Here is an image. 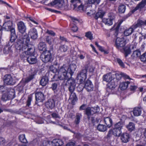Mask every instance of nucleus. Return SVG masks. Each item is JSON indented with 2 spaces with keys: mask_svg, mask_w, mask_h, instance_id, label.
Segmentation results:
<instances>
[{
  "mask_svg": "<svg viewBox=\"0 0 146 146\" xmlns=\"http://www.w3.org/2000/svg\"><path fill=\"white\" fill-rule=\"evenodd\" d=\"M48 80L46 76H43L40 81V84L42 86H45L48 83Z\"/></svg>",
  "mask_w": 146,
  "mask_h": 146,
  "instance_id": "nucleus-28",
  "label": "nucleus"
},
{
  "mask_svg": "<svg viewBox=\"0 0 146 146\" xmlns=\"http://www.w3.org/2000/svg\"><path fill=\"white\" fill-rule=\"evenodd\" d=\"M76 67V66L75 64H72L70 65L69 67L68 68H67V72H68L71 76L75 70Z\"/></svg>",
  "mask_w": 146,
  "mask_h": 146,
  "instance_id": "nucleus-20",
  "label": "nucleus"
},
{
  "mask_svg": "<svg viewBox=\"0 0 146 146\" xmlns=\"http://www.w3.org/2000/svg\"><path fill=\"white\" fill-rule=\"evenodd\" d=\"M141 112L142 109L139 107H135L133 110V115L135 116H140L141 113Z\"/></svg>",
  "mask_w": 146,
  "mask_h": 146,
  "instance_id": "nucleus-21",
  "label": "nucleus"
},
{
  "mask_svg": "<svg viewBox=\"0 0 146 146\" xmlns=\"http://www.w3.org/2000/svg\"><path fill=\"white\" fill-rule=\"evenodd\" d=\"M140 60L142 61H146V53H144L140 57Z\"/></svg>",
  "mask_w": 146,
  "mask_h": 146,
  "instance_id": "nucleus-54",
  "label": "nucleus"
},
{
  "mask_svg": "<svg viewBox=\"0 0 146 146\" xmlns=\"http://www.w3.org/2000/svg\"><path fill=\"white\" fill-rule=\"evenodd\" d=\"M67 68L64 66H62L59 69L58 72V78L60 80H69L68 75Z\"/></svg>",
  "mask_w": 146,
  "mask_h": 146,
  "instance_id": "nucleus-5",
  "label": "nucleus"
},
{
  "mask_svg": "<svg viewBox=\"0 0 146 146\" xmlns=\"http://www.w3.org/2000/svg\"><path fill=\"white\" fill-rule=\"evenodd\" d=\"M123 124L121 122H118L114 125V128L121 130V128L123 126Z\"/></svg>",
  "mask_w": 146,
  "mask_h": 146,
  "instance_id": "nucleus-42",
  "label": "nucleus"
},
{
  "mask_svg": "<svg viewBox=\"0 0 146 146\" xmlns=\"http://www.w3.org/2000/svg\"><path fill=\"white\" fill-rule=\"evenodd\" d=\"M17 26L19 32L21 33L20 36L18 38L19 39L20 37L22 35L24 36L27 35H24L22 34L25 32L26 27L24 23L22 21H20L17 24Z\"/></svg>",
  "mask_w": 146,
  "mask_h": 146,
  "instance_id": "nucleus-10",
  "label": "nucleus"
},
{
  "mask_svg": "<svg viewBox=\"0 0 146 146\" xmlns=\"http://www.w3.org/2000/svg\"><path fill=\"white\" fill-rule=\"evenodd\" d=\"M86 104H83L81 105L79 108V110H85L86 107Z\"/></svg>",
  "mask_w": 146,
  "mask_h": 146,
  "instance_id": "nucleus-61",
  "label": "nucleus"
},
{
  "mask_svg": "<svg viewBox=\"0 0 146 146\" xmlns=\"http://www.w3.org/2000/svg\"><path fill=\"white\" fill-rule=\"evenodd\" d=\"M35 98L36 104H37L38 102H42L44 100V95L41 92H38L35 94Z\"/></svg>",
  "mask_w": 146,
  "mask_h": 146,
  "instance_id": "nucleus-12",
  "label": "nucleus"
},
{
  "mask_svg": "<svg viewBox=\"0 0 146 146\" xmlns=\"http://www.w3.org/2000/svg\"><path fill=\"white\" fill-rule=\"evenodd\" d=\"M10 98L11 97L8 96L7 94H4L2 96V100L3 101H5L9 100Z\"/></svg>",
  "mask_w": 146,
  "mask_h": 146,
  "instance_id": "nucleus-48",
  "label": "nucleus"
},
{
  "mask_svg": "<svg viewBox=\"0 0 146 146\" xmlns=\"http://www.w3.org/2000/svg\"><path fill=\"white\" fill-rule=\"evenodd\" d=\"M129 138V135L128 133H123L121 135V139L122 141L124 143H126L128 142Z\"/></svg>",
  "mask_w": 146,
  "mask_h": 146,
  "instance_id": "nucleus-22",
  "label": "nucleus"
},
{
  "mask_svg": "<svg viewBox=\"0 0 146 146\" xmlns=\"http://www.w3.org/2000/svg\"><path fill=\"white\" fill-rule=\"evenodd\" d=\"M34 74H32L30 75L29 76L27 77V78L25 79L24 82L25 83H27L30 81H31V80H32L33 78L34 77Z\"/></svg>",
  "mask_w": 146,
  "mask_h": 146,
  "instance_id": "nucleus-46",
  "label": "nucleus"
},
{
  "mask_svg": "<svg viewBox=\"0 0 146 146\" xmlns=\"http://www.w3.org/2000/svg\"><path fill=\"white\" fill-rule=\"evenodd\" d=\"M49 68L50 70L54 73L58 72L59 69L58 66L56 65H53L50 66Z\"/></svg>",
  "mask_w": 146,
  "mask_h": 146,
  "instance_id": "nucleus-29",
  "label": "nucleus"
},
{
  "mask_svg": "<svg viewBox=\"0 0 146 146\" xmlns=\"http://www.w3.org/2000/svg\"><path fill=\"white\" fill-rule=\"evenodd\" d=\"M46 33H48V34L52 36H54L55 35V33L52 31L51 30H48Z\"/></svg>",
  "mask_w": 146,
  "mask_h": 146,
  "instance_id": "nucleus-57",
  "label": "nucleus"
},
{
  "mask_svg": "<svg viewBox=\"0 0 146 146\" xmlns=\"http://www.w3.org/2000/svg\"><path fill=\"white\" fill-rule=\"evenodd\" d=\"M84 88L88 91L93 90L94 87L92 82L89 80H87L86 82Z\"/></svg>",
  "mask_w": 146,
  "mask_h": 146,
  "instance_id": "nucleus-13",
  "label": "nucleus"
},
{
  "mask_svg": "<svg viewBox=\"0 0 146 146\" xmlns=\"http://www.w3.org/2000/svg\"><path fill=\"white\" fill-rule=\"evenodd\" d=\"M68 81L70 85L69 88V90L71 93L69 99V100L73 105H74L75 104V102H76L77 100L75 94L73 93L75 87V82L74 80L71 79H70Z\"/></svg>",
  "mask_w": 146,
  "mask_h": 146,
  "instance_id": "nucleus-4",
  "label": "nucleus"
},
{
  "mask_svg": "<svg viewBox=\"0 0 146 146\" xmlns=\"http://www.w3.org/2000/svg\"><path fill=\"white\" fill-rule=\"evenodd\" d=\"M82 117V115L81 113H76V118L75 120V122L76 124H78L79 123L80 120Z\"/></svg>",
  "mask_w": 146,
  "mask_h": 146,
  "instance_id": "nucleus-37",
  "label": "nucleus"
},
{
  "mask_svg": "<svg viewBox=\"0 0 146 146\" xmlns=\"http://www.w3.org/2000/svg\"><path fill=\"white\" fill-rule=\"evenodd\" d=\"M133 26V25L131 26L129 28L127 29L124 30L123 33L125 36H129L133 32L135 29Z\"/></svg>",
  "mask_w": 146,
  "mask_h": 146,
  "instance_id": "nucleus-18",
  "label": "nucleus"
},
{
  "mask_svg": "<svg viewBox=\"0 0 146 146\" xmlns=\"http://www.w3.org/2000/svg\"><path fill=\"white\" fill-rule=\"evenodd\" d=\"M38 48L40 50L43 51V52L47 51L46 50V45L44 42H40L38 45Z\"/></svg>",
  "mask_w": 146,
  "mask_h": 146,
  "instance_id": "nucleus-31",
  "label": "nucleus"
},
{
  "mask_svg": "<svg viewBox=\"0 0 146 146\" xmlns=\"http://www.w3.org/2000/svg\"><path fill=\"white\" fill-rule=\"evenodd\" d=\"M85 36L87 38H89L90 40L93 39L92 34L90 32H88L86 33Z\"/></svg>",
  "mask_w": 146,
  "mask_h": 146,
  "instance_id": "nucleus-47",
  "label": "nucleus"
},
{
  "mask_svg": "<svg viewBox=\"0 0 146 146\" xmlns=\"http://www.w3.org/2000/svg\"><path fill=\"white\" fill-rule=\"evenodd\" d=\"M55 105V101L53 99L48 100L46 103V107L50 109H52L54 107Z\"/></svg>",
  "mask_w": 146,
  "mask_h": 146,
  "instance_id": "nucleus-17",
  "label": "nucleus"
},
{
  "mask_svg": "<svg viewBox=\"0 0 146 146\" xmlns=\"http://www.w3.org/2000/svg\"><path fill=\"white\" fill-rule=\"evenodd\" d=\"M115 60L123 68H124V64L120 58H117Z\"/></svg>",
  "mask_w": 146,
  "mask_h": 146,
  "instance_id": "nucleus-45",
  "label": "nucleus"
},
{
  "mask_svg": "<svg viewBox=\"0 0 146 146\" xmlns=\"http://www.w3.org/2000/svg\"><path fill=\"white\" fill-rule=\"evenodd\" d=\"M125 44V40L123 37L117 38L116 39L115 44L116 47L119 49L122 48L123 49L121 50V52H124L125 56L126 57L130 53L131 50L130 48L128 47H124Z\"/></svg>",
  "mask_w": 146,
  "mask_h": 146,
  "instance_id": "nucleus-2",
  "label": "nucleus"
},
{
  "mask_svg": "<svg viewBox=\"0 0 146 146\" xmlns=\"http://www.w3.org/2000/svg\"><path fill=\"white\" fill-rule=\"evenodd\" d=\"M77 80L80 83L84 82L86 78V77L84 76H82L81 75H77Z\"/></svg>",
  "mask_w": 146,
  "mask_h": 146,
  "instance_id": "nucleus-40",
  "label": "nucleus"
},
{
  "mask_svg": "<svg viewBox=\"0 0 146 146\" xmlns=\"http://www.w3.org/2000/svg\"><path fill=\"white\" fill-rule=\"evenodd\" d=\"M57 86V84L56 83H54L52 84V88L53 90H56Z\"/></svg>",
  "mask_w": 146,
  "mask_h": 146,
  "instance_id": "nucleus-60",
  "label": "nucleus"
},
{
  "mask_svg": "<svg viewBox=\"0 0 146 146\" xmlns=\"http://www.w3.org/2000/svg\"><path fill=\"white\" fill-rule=\"evenodd\" d=\"M105 13L102 10H99L95 16V18L97 19L98 17L102 18L104 15Z\"/></svg>",
  "mask_w": 146,
  "mask_h": 146,
  "instance_id": "nucleus-33",
  "label": "nucleus"
},
{
  "mask_svg": "<svg viewBox=\"0 0 146 146\" xmlns=\"http://www.w3.org/2000/svg\"><path fill=\"white\" fill-rule=\"evenodd\" d=\"M51 54L49 51L43 52L41 54L40 58L44 62H50L51 59Z\"/></svg>",
  "mask_w": 146,
  "mask_h": 146,
  "instance_id": "nucleus-7",
  "label": "nucleus"
},
{
  "mask_svg": "<svg viewBox=\"0 0 146 146\" xmlns=\"http://www.w3.org/2000/svg\"><path fill=\"white\" fill-rule=\"evenodd\" d=\"M104 122L107 126V127L108 128L111 127L112 125V120L109 117L105 118L104 119Z\"/></svg>",
  "mask_w": 146,
  "mask_h": 146,
  "instance_id": "nucleus-25",
  "label": "nucleus"
},
{
  "mask_svg": "<svg viewBox=\"0 0 146 146\" xmlns=\"http://www.w3.org/2000/svg\"><path fill=\"white\" fill-rule=\"evenodd\" d=\"M27 61L30 64H33L37 62V60L33 53L32 54L30 55L26 59Z\"/></svg>",
  "mask_w": 146,
  "mask_h": 146,
  "instance_id": "nucleus-15",
  "label": "nucleus"
},
{
  "mask_svg": "<svg viewBox=\"0 0 146 146\" xmlns=\"http://www.w3.org/2000/svg\"><path fill=\"white\" fill-rule=\"evenodd\" d=\"M97 129L99 131L102 132L105 131L107 129L106 126L101 124H99L98 125Z\"/></svg>",
  "mask_w": 146,
  "mask_h": 146,
  "instance_id": "nucleus-36",
  "label": "nucleus"
},
{
  "mask_svg": "<svg viewBox=\"0 0 146 146\" xmlns=\"http://www.w3.org/2000/svg\"><path fill=\"white\" fill-rule=\"evenodd\" d=\"M122 75L125 78L129 79H131L129 77L127 74L124 73H122Z\"/></svg>",
  "mask_w": 146,
  "mask_h": 146,
  "instance_id": "nucleus-63",
  "label": "nucleus"
},
{
  "mask_svg": "<svg viewBox=\"0 0 146 146\" xmlns=\"http://www.w3.org/2000/svg\"><path fill=\"white\" fill-rule=\"evenodd\" d=\"M126 127L129 131H131L134 129L135 125L133 123L130 122L126 125Z\"/></svg>",
  "mask_w": 146,
  "mask_h": 146,
  "instance_id": "nucleus-39",
  "label": "nucleus"
},
{
  "mask_svg": "<svg viewBox=\"0 0 146 146\" xmlns=\"http://www.w3.org/2000/svg\"><path fill=\"white\" fill-rule=\"evenodd\" d=\"M133 55L134 57L139 56L141 55L140 52L139 50H135L133 52Z\"/></svg>",
  "mask_w": 146,
  "mask_h": 146,
  "instance_id": "nucleus-49",
  "label": "nucleus"
},
{
  "mask_svg": "<svg viewBox=\"0 0 146 146\" xmlns=\"http://www.w3.org/2000/svg\"><path fill=\"white\" fill-rule=\"evenodd\" d=\"M118 84V81L115 79V78L109 82L108 84V86L109 88L113 90L116 88Z\"/></svg>",
  "mask_w": 146,
  "mask_h": 146,
  "instance_id": "nucleus-16",
  "label": "nucleus"
},
{
  "mask_svg": "<svg viewBox=\"0 0 146 146\" xmlns=\"http://www.w3.org/2000/svg\"><path fill=\"white\" fill-rule=\"evenodd\" d=\"M78 28L75 25H74L72 26V30L74 32H76L78 31Z\"/></svg>",
  "mask_w": 146,
  "mask_h": 146,
  "instance_id": "nucleus-59",
  "label": "nucleus"
},
{
  "mask_svg": "<svg viewBox=\"0 0 146 146\" xmlns=\"http://www.w3.org/2000/svg\"><path fill=\"white\" fill-rule=\"evenodd\" d=\"M129 84L130 82L129 81L122 82L120 84L119 86V88L122 90H125L127 88L128 84Z\"/></svg>",
  "mask_w": 146,
  "mask_h": 146,
  "instance_id": "nucleus-26",
  "label": "nucleus"
},
{
  "mask_svg": "<svg viewBox=\"0 0 146 146\" xmlns=\"http://www.w3.org/2000/svg\"><path fill=\"white\" fill-rule=\"evenodd\" d=\"M80 84H79V86L77 87L78 90L79 91H82L84 88V86H83L82 85L81 83Z\"/></svg>",
  "mask_w": 146,
  "mask_h": 146,
  "instance_id": "nucleus-58",
  "label": "nucleus"
},
{
  "mask_svg": "<svg viewBox=\"0 0 146 146\" xmlns=\"http://www.w3.org/2000/svg\"><path fill=\"white\" fill-rule=\"evenodd\" d=\"M88 67V65H85L84 66V69H82L79 73L78 74V75H81L82 76H84L86 77Z\"/></svg>",
  "mask_w": 146,
  "mask_h": 146,
  "instance_id": "nucleus-30",
  "label": "nucleus"
},
{
  "mask_svg": "<svg viewBox=\"0 0 146 146\" xmlns=\"http://www.w3.org/2000/svg\"><path fill=\"white\" fill-rule=\"evenodd\" d=\"M115 16L112 14H109L108 18H104L102 19V22L106 25L111 26L113 24V21L114 20Z\"/></svg>",
  "mask_w": 146,
  "mask_h": 146,
  "instance_id": "nucleus-8",
  "label": "nucleus"
},
{
  "mask_svg": "<svg viewBox=\"0 0 146 146\" xmlns=\"http://www.w3.org/2000/svg\"><path fill=\"white\" fill-rule=\"evenodd\" d=\"M12 45L11 46H10L6 45L4 48V53L7 54L12 53L13 52V49H12Z\"/></svg>",
  "mask_w": 146,
  "mask_h": 146,
  "instance_id": "nucleus-27",
  "label": "nucleus"
},
{
  "mask_svg": "<svg viewBox=\"0 0 146 146\" xmlns=\"http://www.w3.org/2000/svg\"><path fill=\"white\" fill-rule=\"evenodd\" d=\"M113 131V134L115 136H119L120 134L121 133V130L118 129H116L113 128L112 130Z\"/></svg>",
  "mask_w": 146,
  "mask_h": 146,
  "instance_id": "nucleus-35",
  "label": "nucleus"
},
{
  "mask_svg": "<svg viewBox=\"0 0 146 146\" xmlns=\"http://www.w3.org/2000/svg\"><path fill=\"white\" fill-rule=\"evenodd\" d=\"M126 9L125 6L123 4L120 5L118 7V10L120 13H123L125 12Z\"/></svg>",
  "mask_w": 146,
  "mask_h": 146,
  "instance_id": "nucleus-32",
  "label": "nucleus"
},
{
  "mask_svg": "<svg viewBox=\"0 0 146 146\" xmlns=\"http://www.w3.org/2000/svg\"><path fill=\"white\" fill-rule=\"evenodd\" d=\"M12 22L9 21L5 22L3 25V29L7 31H10L11 35L10 41L11 42H14L17 38L15 29L13 27H12Z\"/></svg>",
  "mask_w": 146,
  "mask_h": 146,
  "instance_id": "nucleus-3",
  "label": "nucleus"
},
{
  "mask_svg": "<svg viewBox=\"0 0 146 146\" xmlns=\"http://www.w3.org/2000/svg\"><path fill=\"white\" fill-rule=\"evenodd\" d=\"M85 65L88 66V68L89 71L90 72H94L95 68L94 67L90 64H87Z\"/></svg>",
  "mask_w": 146,
  "mask_h": 146,
  "instance_id": "nucleus-50",
  "label": "nucleus"
},
{
  "mask_svg": "<svg viewBox=\"0 0 146 146\" xmlns=\"http://www.w3.org/2000/svg\"><path fill=\"white\" fill-rule=\"evenodd\" d=\"M68 46L65 45H62L59 48V50L62 52H65L68 50Z\"/></svg>",
  "mask_w": 146,
  "mask_h": 146,
  "instance_id": "nucleus-43",
  "label": "nucleus"
},
{
  "mask_svg": "<svg viewBox=\"0 0 146 146\" xmlns=\"http://www.w3.org/2000/svg\"><path fill=\"white\" fill-rule=\"evenodd\" d=\"M87 3L94 4L96 3L97 4H99L100 0H84Z\"/></svg>",
  "mask_w": 146,
  "mask_h": 146,
  "instance_id": "nucleus-44",
  "label": "nucleus"
},
{
  "mask_svg": "<svg viewBox=\"0 0 146 146\" xmlns=\"http://www.w3.org/2000/svg\"><path fill=\"white\" fill-rule=\"evenodd\" d=\"M103 80L108 83L115 78L114 75L111 73L104 75L103 77Z\"/></svg>",
  "mask_w": 146,
  "mask_h": 146,
  "instance_id": "nucleus-14",
  "label": "nucleus"
},
{
  "mask_svg": "<svg viewBox=\"0 0 146 146\" xmlns=\"http://www.w3.org/2000/svg\"><path fill=\"white\" fill-rule=\"evenodd\" d=\"M32 98L31 96H29L28 97V99L27 101V105L28 106H29L31 105V103L32 101Z\"/></svg>",
  "mask_w": 146,
  "mask_h": 146,
  "instance_id": "nucleus-56",
  "label": "nucleus"
},
{
  "mask_svg": "<svg viewBox=\"0 0 146 146\" xmlns=\"http://www.w3.org/2000/svg\"><path fill=\"white\" fill-rule=\"evenodd\" d=\"M75 144L72 142H71L68 143L66 145V146H74Z\"/></svg>",
  "mask_w": 146,
  "mask_h": 146,
  "instance_id": "nucleus-64",
  "label": "nucleus"
},
{
  "mask_svg": "<svg viewBox=\"0 0 146 146\" xmlns=\"http://www.w3.org/2000/svg\"><path fill=\"white\" fill-rule=\"evenodd\" d=\"M71 19L75 23H77L79 22L78 19L75 17H71Z\"/></svg>",
  "mask_w": 146,
  "mask_h": 146,
  "instance_id": "nucleus-62",
  "label": "nucleus"
},
{
  "mask_svg": "<svg viewBox=\"0 0 146 146\" xmlns=\"http://www.w3.org/2000/svg\"><path fill=\"white\" fill-rule=\"evenodd\" d=\"M19 139L20 141L23 143H26L27 142V139L25 137V134L20 135L19 137Z\"/></svg>",
  "mask_w": 146,
  "mask_h": 146,
  "instance_id": "nucleus-41",
  "label": "nucleus"
},
{
  "mask_svg": "<svg viewBox=\"0 0 146 146\" xmlns=\"http://www.w3.org/2000/svg\"><path fill=\"white\" fill-rule=\"evenodd\" d=\"M64 4V0H54L53 1L50 3L48 5L51 7L56 5L59 7H61L63 6Z\"/></svg>",
  "mask_w": 146,
  "mask_h": 146,
  "instance_id": "nucleus-11",
  "label": "nucleus"
},
{
  "mask_svg": "<svg viewBox=\"0 0 146 146\" xmlns=\"http://www.w3.org/2000/svg\"><path fill=\"white\" fill-rule=\"evenodd\" d=\"M146 5V0H142L137 5L138 8L142 9Z\"/></svg>",
  "mask_w": 146,
  "mask_h": 146,
  "instance_id": "nucleus-38",
  "label": "nucleus"
},
{
  "mask_svg": "<svg viewBox=\"0 0 146 146\" xmlns=\"http://www.w3.org/2000/svg\"><path fill=\"white\" fill-rule=\"evenodd\" d=\"M3 81L4 84L7 85H13L15 82L12 77L10 74L5 75L3 77Z\"/></svg>",
  "mask_w": 146,
  "mask_h": 146,
  "instance_id": "nucleus-9",
  "label": "nucleus"
},
{
  "mask_svg": "<svg viewBox=\"0 0 146 146\" xmlns=\"http://www.w3.org/2000/svg\"><path fill=\"white\" fill-rule=\"evenodd\" d=\"M5 142V139L3 137H0V146H3Z\"/></svg>",
  "mask_w": 146,
  "mask_h": 146,
  "instance_id": "nucleus-52",
  "label": "nucleus"
},
{
  "mask_svg": "<svg viewBox=\"0 0 146 146\" xmlns=\"http://www.w3.org/2000/svg\"><path fill=\"white\" fill-rule=\"evenodd\" d=\"M70 2L74 6L73 9H75L78 5V4L81 3V0H71Z\"/></svg>",
  "mask_w": 146,
  "mask_h": 146,
  "instance_id": "nucleus-34",
  "label": "nucleus"
},
{
  "mask_svg": "<svg viewBox=\"0 0 146 146\" xmlns=\"http://www.w3.org/2000/svg\"><path fill=\"white\" fill-rule=\"evenodd\" d=\"M144 21L140 20H138L136 23H135L133 24V26L135 29L138 27H141L143 25H145Z\"/></svg>",
  "mask_w": 146,
  "mask_h": 146,
  "instance_id": "nucleus-24",
  "label": "nucleus"
},
{
  "mask_svg": "<svg viewBox=\"0 0 146 146\" xmlns=\"http://www.w3.org/2000/svg\"><path fill=\"white\" fill-rule=\"evenodd\" d=\"M52 143L53 146H60L63 144V142L61 139H55L53 140Z\"/></svg>",
  "mask_w": 146,
  "mask_h": 146,
  "instance_id": "nucleus-23",
  "label": "nucleus"
},
{
  "mask_svg": "<svg viewBox=\"0 0 146 146\" xmlns=\"http://www.w3.org/2000/svg\"><path fill=\"white\" fill-rule=\"evenodd\" d=\"M30 38L28 35H22L18 39L15 45V52L19 53L22 59L27 58L30 54H33L34 50L31 48H29Z\"/></svg>",
  "mask_w": 146,
  "mask_h": 146,
  "instance_id": "nucleus-1",
  "label": "nucleus"
},
{
  "mask_svg": "<svg viewBox=\"0 0 146 146\" xmlns=\"http://www.w3.org/2000/svg\"><path fill=\"white\" fill-rule=\"evenodd\" d=\"M51 116L54 118H60V117L58 113H53L51 114Z\"/></svg>",
  "mask_w": 146,
  "mask_h": 146,
  "instance_id": "nucleus-55",
  "label": "nucleus"
},
{
  "mask_svg": "<svg viewBox=\"0 0 146 146\" xmlns=\"http://www.w3.org/2000/svg\"><path fill=\"white\" fill-rule=\"evenodd\" d=\"M52 38L50 36H47L46 38V42L49 44L51 45L52 44Z\"/></svg>",
  "mask_w": 146,
  "mask_h": 146,
  "instance_id": "nucleus-51",
  "label": "nucleus"
},
{
  "mask_svg": "<svg viewBox=\"0 0 146 146\" xmlns=\"http://www.w3.org/2000/svg\"><path fill=\"white\" fill-rule=\"evenodd\" d=\"M100 111L99 107L96 106L94 107H87L86 108L85 113L87 116L88 119H90V116L92 115L99 112Z\"/></svg>",
  "mask_w": 146,
  "mask_h": 146,
  "instance_id": "nucleus-6",
  "label": "nucleus"
},
{
  "mask_svg": "<svg viewBox=\"0 0 146 146\" xmlns=\"http://www.w3.org/2000/svg\"><path fill=\"white\" fill-rule=\"evenodd\" d=\"M29 35L31 38L33 39H36L38 37V34L35 28H33L30 30L29 32Z\"/></svg>",
  "mask_w": 146,
  "mask_h": 146,
  "instance_id": "nucleus-19",
  "label": "nucleus"
},
{
  "mask_svg": "<svg viewBox=\"0 0 146 146\" xmlns=\"http://www.w3.org/2000/svg\"><path fill=\"white\" fill-rule=\"evenodd\" d=\"M122 76V74H120L118 73L115 74L114 76H116V78H115V79L116 80H117L118 81L121 78Z\"/></svg>",
  "mask_w": 146,
  "mask_h": 146,
  "instance_id": "nucleus-53",
  "label": "nucleus"
}]
</instances>
